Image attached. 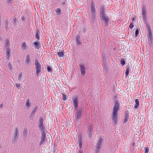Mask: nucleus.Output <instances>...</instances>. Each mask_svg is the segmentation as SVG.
<instances>
[{
  "label": "nucleus",
  "mask_w": 153,
  "mask_h": 153,
  "mask_svg": "<svg viewBox=\"0 0 153 153\" xmlns=\"http://www.w3.org/2000/svg\"><path fill=\"white\" fill-rule=\"evenodd\" d=\"M128 114V110H126L124 113V116L123 123H126L128 120L129 117Z\"/></svg>",
  "instance_id": "4468645a"
},
{
  "label": "nucleus",
  "mask_w": 153,
  "mask_h": 153,
  "mask_svg": "<svg viewBox=\"0 0 153 153\" xmlns=\"http://www.w3.org/2000/svg\"><path fill=\"white\" fill-rule=\"evenodd\" d=\"M147 36L148 41L150 44L152 43V33L151 29H147Z\"/></svg>",
  "instance_id": "9b49d317"
},
{
  "label": "nucleus",
  "mask_w": 153,
  "mask_h": 153,
  "mask_svg": "<svg viewBox=\"0 0 153 153\" xmlns=\"http://www.w3.org/2000/svg\"><path fill=\"white\" fill-rule=\"evenodd\" d=\"M117 96H115L114 98L115 99L114 100V104L113 109L112 112V120L114 123V125H116V123L118 121L117 117H118L117 112L120 109V103L118 100L117 99Z\"/></svg>",
  "instance_id": "f257e3e1"
},
{
  "label": "nucleus",
  "mask_w": 153,
  "mask_h": 153,
  "mask_svg": "<svg viewBox=\"0 0 153 153\" xmlns=\"http://www.w3.org/2000/svg\"><path fill=\"white\" fill-rule=\"evenodd\" d=\"M144 150V153H148L149 151V149L147 147H145Z\"/></svg>",
  "instance_id": "f704fd0d"
},
{
  "label": "nucleus",
  "mask_w": 153,
  "mask_h": 153,
  "mask_svg": "<svg viewBox=\"0 0 153 153\" xmlns=\"http://www.w3.org/2000/svg\"><path fill=\"white\" fill-rule=\"evenodd\" d=\"M35 65L36 69V75L37 76L39 75V74L41 72V65L37 59L35 60Z\"/></svg>",
  "instance_id": "20e7f679"
},
{
  "label": "nucleus",
  "mask_w": 153,
  "mask_h": 153,
  "mask_svg": "<svg viewBox=\"0 0 153 153\" xmlns=\"http://www.w3.org/2000/svg\"><path fill=\"white\" fill-rule=\"evenodd\" d=\"M132 145L133 146H134V143H132Z\"/></svg>",
  "instance_id": "09e8293b"
},
{
  "label": "nucleus",
  "mask_w": 153,
  "mask_h": 153,
  "mask_svg": "<svg viewBox=\"0 0 153 153\" xmlns=\"http://www.w3.org/2000/svg\"><path fill=\"white\" fill-rule=\"evenodd\" d=\"M26 45L25 42H23L22 43V48L23 49H26Z\"/></svg>",
  "instance_id": "72a5a7b5"
},
{
  "label": "nucleus",
  "mask_w": 153,
  "mask_h": 153,
  "mask_svg": "<svg viewBox=\"0 0 153 153\" xmlns=\"http://www.w3.org/2000/svg\"><path fill=\"white\" fill-rule=\"evenodd\" d=\"M40 34V32L39 30H37L36 31V38L38 40H39L40 39L39 35Z\"/></svg>",
  "instance_id": "b1692460"
},
{
  "label": "nucleus",
  "mask_w": 153,
  "mask_h": 153,
  "mask_svg": "<svg viewBox=\"0 0 153 153\" xmlns=\"http://www.w3.org/2000/svg\"><path fill=\"white\" fill-rule=\"evenodd\" d=\"M100 19L105 23H107L108 20V17L105 14L100 16Z\"/></svg>",
  "instance_id": "2eb2a0df"
},
{
  "label": "nucleus",
  "mask_w": 153,
  "mask_h": 153,
  "mask_svg": "<svg viewBox=\"0 0 153 153\" xmlns=\"http://www.w3.org/2000/svg\"><path fill=\"white\" fill-rule=\"evenodd\" d=\"M130 70V69L129 68V67H127L126 69L125 72L126 77H127V76L128 75Z\"/></svg>",
  "instance_id": "bb28decb"
},
{
  "label": "nucleus",
  "mask_w": 153,
  "mask_h": 153,
  "mask_svg": "<svg viewBox=\"0 0 153 153\" xmlns=\"http://www.w3.org/2000/svg\"><path fill=\"white\" fill-rule=\"evenodd\" d=\"M135 104L134 105V108H138L139 106V100L136 99L135 100Z\"/></svg>",
  "instance_id": "4be33fe9"
},
{
  "label": "nucleus",
  "mask_w": 153,
  "mask_h": 153,
  "mask_svg": "<svg viewBox=\"0 0 153 153\" xmlns=\"http://www.w3.org/2000/svg\"><path fill=\"white\" fill-rule=\"evenodd\" d=\"M64 51L63 50L62 51H61L60 52H57V54L59 57H62L63 56H64Z\"/></svg>",
  "instance_id": "a878e982"
},
{
  "label": "nucleus",
  "mask_w": 153,
  "mask_h": 153,
  "mask_svg": "<svg viewBox=\"0 0 153 153\" xmlns=\"http://www.w3.org/2000/svg\"><path fill=\"white\" fill-rule=\"evenodd\" d=\"M39 122L38 123V128L41 133H47V131L46 129L45 123H43V118L42 116L40 117L39 120Z\"/></svg>",
  "instance_id": "f03ea898"
},
{
  "label": "nucleus",
  "mask_w": 153,
  "mask_h": 153,
  "mask_svg": "<svg viewBox=\"0 0 153 153\" xmlns=\"http://www.w3.org/2000/svg\"><path fill=\"white\" fill-rule=\"evenodd\" d=\"M25 105L27 107H30L31 105V104L30 102V100L29 99H27Z\"/></svg>",
  "instance_id": "c85d7f7f"
},
{
  "label": "nucleus",
  "mask_w": 153,
  "mask_h": 153,
  "mask_svg": "<svg viewBox=\"0 0 153 153\" xmlns=\"http://www.w3.org/2000/svg\"><path fill=\"white\" fill-rule=\"evenodd\" d=\"M79 66L81 75L84 76L85 75L86 71L85 64L84 63H81L80 64Z\"/></svg>",
  "instance_id": "6e6552de"
},
{
  "label": "nucleus",
  "mask_w": 153,
  "mask_h": 153,
  "mask_svg": "<svg viewBox=\"0 0 153 153\" xmlns=\"http://www.w3.org/2000/svg\"><path fill=\"white\" fill-rule=\"evenodd\" d=\"M6 55H7V59H8L9 58L10 49V48H7L6 49Z\"/></svg>",
  "instance_id": "5701e85b"
},
{
  "label": "nucleus",
  "mask_w": 153,
  "mask_h": 153,
  "mask_svg": "<svg viewBox=\"0 0 153 153\" xmlns=\"http://www.w3.org/2000/svg\"><path fill=\"white\" fill-rule=\"evenodd\" d=\"M33 44L35 48L37 49H39L41 47V44L39 41L35 42Z\"/></svg>",
  "instance_id": "f3484780"
},
{
  "label": "nucleus",
  "mask_w": 153,
  "mask_h": 153,
  "mask_svg": "<svg viewBox=\"0 0 153 153\" xmlns=\"http://www.w3.org/2000/svg\"><path fill=\"white\" fill-rule=\"evenodd\" d=\"M5 47L7 48H10V45L9 44V40L8 39H6L5 45Z\"/></svg>",
  "instance_id": "412c9836"
},
{
  "label": "nucleus",
  "mask_w": 153,
  "mask_h": 153,
  "mask_svg": "<svg viewBox=\"0 0 153 153\" xmlns=\"http://www.w3.org/2000/svg\"><path fill=\"white\" fill-rule=\"evenodd\" d=\"M91 17L93 19L95 18L96 14V9L94 0H92L91 5Z\"/></svg>",
  "instance_id": "7ed1b4c3"
},
{
  "label": "nucleus",
  "mask_w": 153,
  "mask_h": 153,
  "mask_svg": "<svg viewBox=\"0 0 153 153\" xmlns=\"http://www.w3.org/2000/svg\"><path fill=\"white\" fill-rule=\"evenodd\" d=\"M12 0H7V2L8 3H10L11 2Z\"/></svg>",
  "instance_id": "37998d69"
},
{
  "label": "nucleus",
  "mask_w": 153,
  "mask_h": 153,
  "mask_svg": "<svg viewBox=\"0 0 153 153\" xmlns=\"http://www.w3.org/2000/svg\"><path fill=\"white\" fill-rule=\"evenodd\" d=\"M78 99L79 98L77 97L72 98L73 102L76 110H77L78 108Z\"/></svg>",
  "instance_id": "9d476101"
},
{
  "label": "nucleus",
  "mask_w": 153,
  "mask_h": 153,
  "mask_svg": "<svg viewBox=\"0 0 153 153\" xmlns=\"http://www.w3.org/2000/svg\"><path fill=\"white\" fill-rule=\"evenodd\" d=\"M56 14L57 15H59L61 14V10L60 8H57L56 10Z\"/></svg>",
  "instance_id": "393cba45"
},
{
  "label": "nucleus",
  "mask_w": 153,
  "mask_h": 153,
  "mask_svg": "<svg viewBox=\"0 0 153 153\" xmlns=\"http://www.w3.org/2000/svg\"><path fill=\"white\" fill-rule=\"evenodd\" d=\"M78 153H83V151L81 150H79V151Z\"/></svg>",
  "instance_id": "a18cd8bd"
},
{
  "label": "nucleus",
  "mask_w": 153,
  "mask_h": 153,
  "mask_svg": "<svg viewBox=\"0 0 153 153\" xmlns=\"http://www.w3.org/2000/svg\"><path fill=\"white\" fill-rule=\"evenodd\" d=\"M145 24L146 26L147 29H150V27L149 25V24L148 23H147V22H146L145 23Z\"/></svg>",
  "instance_id": "4c0bfd02"
},
{
  "label": "nucleus",
  "mask_w": 153,
  "mask_h": 153,
  "mask_svg": "<svg viewBox=\"0 0 153 153\" xmlns=\"http://www.w3.org/2000/svg\"><path fill=\"white\" fill-rule=\"evenodd\" d=\"M21 20L22 21L25 22L26 20L25 17L23 16H22L21 17Z\"/></svg>",
  "instance_id": "58836bf2"
},
{
  "label": "nucleus",
  "mask_w": 153,
  "mask_h": 153,
  "mask_svg": "<svg viewBox=\"0 0 153 153\" xmlns=\"http://www.w3.org/2000/svg\"><path fill=\"white\" fill-rule=\"evenodd\" d=\"M47 133H41L40 140L39 144V146H41L45 142L47 141V139L46 135Z\"/></svg>",
  "instance_id": "423d86ee"
},
{
  "label": "nucleus",
  "mask_w": 153,
  "mask_h": 153,
  "mask_svg": "<svg viewBox=\"0 0 153 153\" xmlns=\"http://www.w3.org/2000/svg\"><path fill=\"white\" fill-rule=\"evenodd\" d=\"M37 107V105H36L34 107L32 111L31 112L29 116L31 119H33L34 118L35 114L38 109Z\"/></svg>",
  "instance_id": "1a4fd4ad"
},
{
  "label": "nucleus",
  "mask_w": 153,
  "mask_h": 153,
  "mask_svg": "<svg viewBox=\"0 0 153 153\" xmlns=\"http://www.w3.org/2000/svg\"><path fill=\"white\" fill-rule=\"evenodd\" d=\"M102 140V138H100L98 140L97 144L96 146V150L97 151V153H98L101 147V144Z\"/></svg>",
  "instance_id": "ddd939ff"
},
{
  "label": "nucleus",
  "mask_w": 153,
  "mask_h": 153,
  "mask_svg": "<svg viewBox=\"0 0 153 153\" xmlns=\"http://www.w3.org/2000/svg\"><path fill=\"white\" fill-rule=\"evenodd\" d=\"M78 141L79 143V148L81 149L82 147V136L81 135H79L78 136Z\"/></svg>",
  "instance_id": "6ab92c4d"
},
{
  "label": "nucleus",
  "mask_w": 153,
  "mask_h": 153,
  "mask_svg": "<svg viewBox=\"0 0 153 153\" xmlns=\"http://www.w3.org/2000/svg\"><path fill=\"white\" fill-rule=\"evenodd\" d=\"M104 69L106 71V70L107 69V67L106 65H105Z\"/></svg>",
  "instance_id": "79ce46f5"
},
{
  "label": "nucleus",
  "mask_w": 153,
  "mask_h": 153,
  "mask_svg": "<svg viewBox=\"0 0 153 153\" xmlns=\"http://www.w3.org/2000/svg\"><path fill=\"white\" fill-rule=\"evenodd\" d=\"M120 64L123 66L126 64V60L124 59H121L120 61Z\"/></svg>",
  "instance_id": "c756f323"
},
{
  "label": "nucleus",
  "mask_w": 153,
  "mask_h": 153,
  "mask_svg": "<svg viewBox=\"0 0 153 153\" xmlns=\"http://www.w3.org/2000/svg\"><path fill=\"white\" fill-rule=\"evenodd\" d=\"M16 21V19L15 18V22H15Z\"/></svg>",
  "instance_id": "603ef678"
},
{
  "label": "nucleus",
  "mask_w": 153,
  "mask_h": 153,
  "mask_svg": "<svg viewBox=\"0 0 153 153\" xmlns=\"http://www.w3.org/2000/svg\"><path fill=\"white\" fill-rule=\"evenodd\" d=\"M19 137V132L17 128H16L14 133L13 136L12 138V140L14 142H16Z\"/></svg>",
  "instance_id": "0eeeda50"
},
{
  "label": "nucleus",
  "mask_w": 153,
  "mask_h": 153,
  "mask_svg": "<svg viewBox=\"0 0 153 153\" xmlns=\"http://www.w3.org/2000/svg\"><path fill=\"white\" fill-rule=\"evenodd\" d=\"M23 79L22 74V72L19 73L18 76V80L21 81Z\"/></svg>",
  "instance_id": "cd10ccee"
},
{
  "label": "nucleus",
  "mask_w": 153,
  "mask_h": 153,
  "mask_svg": "<svg viewBox=\"0 0 153 153\" xmlns=\"http://www.w3.org/2000/svg\"><path fill=\"white\" fill-rule=\"evenodd\" d=\"M1 39V36H0V40Z\"/></svg>",
  "instance_id": "8fccbe9b"
},
{
  "label": "nucleus",
  "mask_w": 153,
  "mask_h": 153,
  "mask_svg": "<svg viewBox=\"0 0 153 153\" xmlns=\"http://www.w3.org/2000/svg\"><path fill=\"white\" fill-rule=\"evenodd\" d=\"M15 85L18 89L20 88V87H21L20 86V84L19 83H16Z\"/></svg>",
  "instance_id": "e433bc0d"
},
{
  "label": "nucleus",
  "mask_w": 153,
  "mask_h": 153,
  "mask_svg": "<svg viewBox=\"0 0 153 153\" xmlns=\"http://www.w3.org/2000/svg\"><path fill=\"white\" fill-rule=\"evenodd\" d=\"M142 16L144 20H146V10L145 6H143L142 8Z\"/></svg>",
  "instance_id": "dca6fc26"
},
{
  "label": "nucleus",
  "mask_w": 153,
  "mask_h": 153,
  "mask_svg": "<svg viewBox=\"0 0 153 153\" xmlns=\"http://www.w3.org/2000/svg\"><path fill=\"white\" fill-rule=\"evenodd\" d=\"M103 59H104V56H103ZM102 58H103V57H102Z\"/></svg>",
  "instance_id": "864d4df0"
},
{
  "label": "nucleus",
  "mask_w": 153,
  "mask_h": 153,
  "mask_svg": "<svg viewBox=\"0 0 153 153\" xmlns=\"http://www.w3.org/2000/svg\"><path fill=\"white\" fill-rule=\"evenodd\" d=\"M30 56L29 55H27L26 56L25 58V63L26 64L30 63Z\"/></svg>",
  "instance_id": "a211bd4d"
},
{
  "label": "nucleus",
  "mask_w": 153,
  "mask_h": 153,
  "mask_svg": "<svg viewBox=\"0 0 153 153\" xmlns=\"http://www.w3.org/2000/svg\"><path fill=\"white\" fill-rule=\"evenodd\" d=\"M75 43L77 45H79L82 44V41L79 34H77L75 37Z\"/></svg>",
  "instance_id": "f8f14e48"
},
{
  "label": "nucleus",
  "mask_w": 153,
  "mask_h": 153,
  "mask_svg": "<svg viewBox=\"0 0 153 153\" xmlns=\"http://www.w3.org/2000/svg\"><path fill=\"white\" fill-rule=\"evenodd\" d=\"M47 69V71L48 72H49L51 73H52V72L53 70L52 69L49 65H48V66Z\"/></svg>",
  "instance_id": "2f4dec72"
},
{
  "label": "nucleus",
  "mask_w": 153,
  "mask_h": 153,
  "mask_svg": "<svg viewBox=\"0 0 153 153\" xmlns=\"http://www.w3.org/2000/svg\"><path fill=\"white\" fill-rule=\"evenodd\" d=\"M131 20L132 22H133L135 20V18L134 17L131 18Z\"/></svg>",
  "instance_id": "49530a36"
},
{
  "label": "nucleus",
  "mask_w": 153,
  "mask_h": 153,
  "mask_svg": "<svg viewBox=\"0 0 153 153\" xmlns=\"http://www.w3.org/2000/svg\"><path fill=\"white\" fill-rule=\"evenodd\" d=\"M1 144L0 143V148H1Z\"/></svg>",
  "instance_id": "3c124183"
},
{
  "label": "nucleus",
  "mask_w": 153,
  "mask_h": 153,
  "mask_svg": "<svg viewBox=\"0 0 153 153\" xmlns=\"http://www.w3.org/2000/svg\"><path fill=\"white\" fill-rule=\"evenodd\" d=\"M82 108H79L78 110H77L75 113V118L76 121L79 122L82 116Z\"/></svg>",
  "instance_id": "39448f33"
},
{
  "label": "nucleus",
  "mask_w": 153,
  "mask_h": 153,
  "mask_svg": "<svg viewBox=\"0 0 153 153\" xmlns=\"http://www.w3.org/2000/svg\"><path fill=\"white\" fill-rule=\"evenodd\" d=\"M93 129L91 126H90L88 129V135L89 137H91L92 135Z\"/></svg>",
  "instance_id": "aec40b11"
},
{
  "label": "nucleus",
  "mask_w": 153,
  "mask_h": 153,
  "mask_svg": "<svg viewBox=\"0 0 153 153\" xmlns=\"http://www.w3.org/2000/svg\"><path fill=\"white\" fill-rule=\"evenodd\" d=\"M23 132L25 134V135H26V134H27V129H26L25 128Z\"/></svg>",
  "instance_id": "ea45409f"
},
{
  "label": "nucleus",
  "mask_w": 153,
  "mask_h": 153,
  "mask_svg": "<svg viewBox=\"0 0 153 153\" xmlns=\"http://www.w3.org/2000/svg\"><path fill=\"white\" fill-rule=\"evenodd\" d=\"M62 98L64 101H65L67 100L66 95L64 94H62Z\"/></svg>",
  "instance_id": "473e14b6"
},
{
  "label": "nucleus",
  "mask_w": 153,
  "mask_h": 153,
  "mask_svg": "<svg viewBox=\"0 0 153 153\" xmlns=\"http://www.w3.org/2000/svg\"><path fill=\"white\" fill-rule=\"evenodd\" d=\"M135 37H136L138 35V33H139L138 29H136V30L135 32Z\"/></svg>",
  "instance_id": "c9c22d12"
},
{
  "label": "nucleus",
  "mask_w": 153,
  "mask_h": 153,
  "mask_svg": "<svg viewBox=\"0 0 153 153\" xmlns=\"http://www.w3.org/2000/svg\"><path fill=\"white\" fill-rule=\"evenodd\" d=\"M86 29H83V32L84 33L86 31Z\"/></svg>",
  "instance_id": "de8ad7c7"
},
{
  "label": "nucleus",
  "mask_w": 153,
  "mask_h": 153,
  "mask_svg": "<svg viewBox=\"0 0 153 153\" xmlns=\"http://www.w3.org/2000/svg\"><path fill=\"white\" fill-rule=\"evenodd\" d=\"M105 11L104 10V8H102L100 11V15L102 16V15H105Z\"/></svg>",
  "instance_id": "7c9ffc66"
},
{
  "label": "nucleus",
  "mask_w": 153,
  "mask_h": 153,
  "mask_svg": "<svg viewBox=\"0 0 153 153\" xmlns=\"http://www.w3.org/2000/svg\"><path fill=\"white\" fill-rule=\"evenodd\" d=\"M3 105L2 104H0V108L1 109H2L3 107Z\"/></svg>",
  "instance_id": "c03bdc74"
},
{
  "label": "nucleus",
  "mask_w": 153,
  "mask_h": 153,
  "mask_svg": "<svg viewBox=\"0 0 153 153\" xmlns=\"http://www.w3.org/2000/svg\"><path fill=\"white\" fill-rule=\"evenodd\" d=\"M134 27V25L132 24H131L129 26L130 29H132Z\"/></svg>",
  "instance_id": "a19ab883"
}]
</instances>
